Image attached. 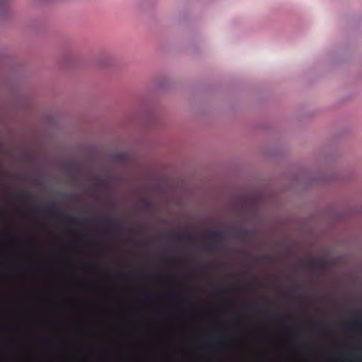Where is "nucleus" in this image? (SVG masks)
I'll return each instance as SVG.
<instances>
[{"label": "nucleus", "mask_w": 362, "mask_h": 362, "mask_svg": "<svg viewBox=\"0 0 362 362\" xmlns=\"http://www.w3.org/2000/svg\"><path fill=\"white\" fill-rule=\"evenodd\" d=\"M111 234H117L119 233V230L118 229H115V230H110L108 231Z\"/></svg>", "instance_id": "13"}, {"label": "nucleus", "mask_w": 362, "mask_h": 362, "mask_svg": "<svg viewBox=\"0 0 362 362\" xmlns=\"http://www.w3.org/2000/svg\"><path fill=\"white\" fill-rule=\"evenodd\" d=\"M358 314L359 315L358 317L351 320L346 325L347 327L352 330L361 331L362 329V320L360 313Z\"/></svg>", "instance_id": "2"}, {"label": "nucleus", "mask_w": 362, "mask_h": 362, "mask_svg": "<svg viewBox=\"0 0 362 362\" xmlns=\"http://www.w3.org/2000/svg\"><path fill=\"white\" fill-rule=\"evenodd\" d=\"M207 249L209 251L218 252L222 250L223 247L219 244H214L209 245Z\"/></svg>", "instance_id": "9"}, {"label": "nucleus", "mask_w": 362, "mask_h": 362, "mask_svg": "<svg viewBox=\"0 0 362 362\" xmlns=\"http://www.w3.org/2000/svg\"><path fill=\"white\" fill-rule=\"evenodd\" d=\"M64 221L66 224L70 225V226L78 225V224L81 223V222L86 221V220H85V219L80 220L76 218L67 217V216L64 217Z\"/></svg>", "instance_id": "4"}, {"label": "nucleus", "mask_w": 362, "mask_h": 362, "mask_svg": "<svg viewBox=\"0 0 362 362\" xmlns=\"http://www.w3.org/2000/svg\"><path fill=\"white\" fill-rule=\"evenodd\" d=\"M18 198L23 202H28L30 199V195L27 191H21L18 193Z\"/></svg>", "instance_id": "6"}, {"label": "nucleus", "mask_w": 362, "mask_h": 362, "mask_svg": "<svg viewBox=\"0 0 362 362\" xmlns=\"http://www.w3.org/2000/svg\"><path fill=\"white\" fill-rule=\"evenodd\" d=\"M36 211L52 216L57 214L56 209L52 206H47L41 209H37Z\"/></svg>", "instance_id": "3"}, {"label": "nucleus", "mask_w": 362, "mask_h": 362, "mask_svg": "<svg viewBox=\"0 0 362 362\" xmlns=\"http://www.w3.org/2000/svg\"><path fill=\"white\" fill-rule=\"evenodd\" d=\"M91 267V269H95V270H97V269H100V267L96 266V265H91V267Z\"/></svg>", "instance_id": "14"}, {"label": "nucleus", "mask_w": 362, "mask_h": 362, "mask_svg": "<svg viewBox=\"0 0 362 362\" xmlns=\"http://www.w3.org/2000/svg\"><path fill=\"white\" fill-rule=\"evenodd\" d=\"M205 234L210 240L214 243H219L223 239V233L221 230L206 231Z\"/></svg>", "instance_id": "1"}, {"label": "nucleus", "mask_w": 362, "mask_h": 362, "mask_svg": "<svg viewBox=\"0 0 362 362\" xmlns=\"http://www.w3.org/2000/svg\"><path fill=\"white\" fill-rule=\"evenodd\" d=\"M176 296H177V297H179V298H182V301H185V300H187V298H186L185 296H182V295L181 293H177V294H176Z\"/></svg>", "instance_id": "12"}, {"label": "nucleus", "mask_w": 362, "mask_h": 362, "mask_svg": "<svg viewBox=\"0 0 362 362\" xmlns=\"http://www.w3.org/2000/svg\"><path fill=\"white\" fill-rule=\"evenodd\" d=\"M172 238L177 241H184L187 239H189V236H183L179 233H173L172 235Z\"/></svg>", "instance_id": "8"}, {"label": "nucleus", "mask_w": 362, "mask_h": 362, "mask_svg": "<svg viewBox=\"0 0 362 362\" xmlns=\"http://www.w3.org/2000/svg\"><path fill=\"white\" fill-rule=\"evenodd\" d=\"M346 356L351 358L354 361H360L361 355L358 351H354L346 354Z\"/></svg>", "instance_id": "7"}, {"label": "nucleus", "mask_w": 362, "mask_h": 362, "mask_svg": "<svg viewBox=\"0 0 362 362\" xmlns=\"http://www.w3.org/2000/svg\"><path fill=\"white\" fill-rule=\"evenodd\" d=\"M97 222L100 224H103L105 226H110L113 223H115V221L112 219H110L107 217H102L97 220Z\"/></svg>", "instance_id": "5"}, {"label": "nucleus", "mask_w": 362, "mask_h": 362, "mask_svg": "<svg viewBox=\"0 0 362 362\" xmlns=\"http://www.w3.org/2000/svg\"><path fill=\"white\" fill-rule=\"evenodd\" d=\"M172 261L175 263L180 264L181 262V258L180 257H177L173 259Z\"/></svg>", "instance_id": "11"}, {"label": "nucleus", "mask_w": 362, "mask_h": 362, "mask_svg": "<svg viewBox=\"0 0 362 362\" xmlns=\"http://www.w3.org/2000/svg\"><path fill=\"white\" fill-rule=\"evenodd\" d=\"M235 235L236 237L242 238L246 236L247 232L245 230L243 229H238L235 231Z\"/></svg>", "instance_id": "10"}]
</instances>
